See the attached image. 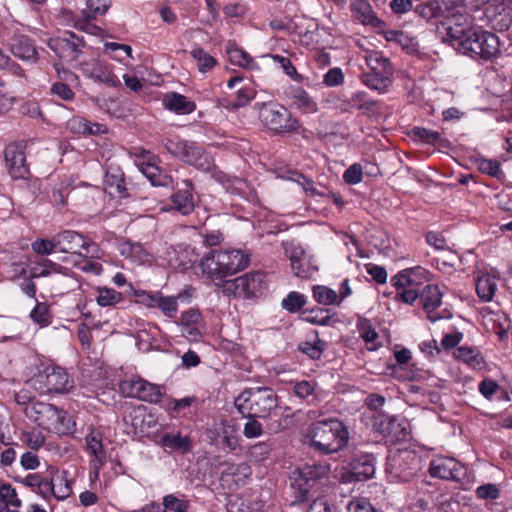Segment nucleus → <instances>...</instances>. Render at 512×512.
Wrapping results in <instances>:
<instances>
[{
  "label": "nucleus",
  "mask_w": 512,
  "mask_h": 512,
  "mask_svg": "<svg viewBox=\"0 0 512 512\" xmlns=\"http://www.w3.org/2000/svg\"><path fill=\"white\" fill-rule=\"evenodd\" d=\"M241 416H258L260 419L279 417L271 423L275 432L288 429L293 423L292 408L281 404L280 398L271 387L245 388L234 400Z\"/></svg>",
  "instance_id": "nucleus-1"
},
{
  "label": "nucleus",
  "mask_w": 512,
  "mask_h": 512,
  "mask_svg": "<svg viewBox=\"0 0 512 512\" xmlns=\"http://www.w3.org/2000/svg\"><path fill=\"white\" fill-rule=\"evenodd\" d=\"M460 2L461 0H429L418 5L417 11L421 17L428 20L444 18L445 21H441V24L445 26L447 36L451 40L457 41L464 53H469L474 58V54L480 55L473 47V44H475L480 48L478 34L477 32L473 33L475 36L473 41L467 35L469 24L466 17L459 11V8H461Z\"/></svg>",
  "instance_id": "nucleus-2"
},
{
  "label": "nucleus",
  "mask_w": 512,
  "mask_h": 512,
  "mask_svg": "<svg viewBox=\"0 0 512 512\" xmlns=\"http://www.w3.org/2000/svg\"><path fill=\"white\" fill-rule=\"evenodd\" d=\"M304 442L322 455L338 453L348 445L349 430L347 425L336 417L315 420L308 425Z\"/></svg>",
  "instance_id": "nucleus-3"
},
{
  "label": "nucleus",
  "mask_w": 512,
  "mask_h": 512,
  "mask_svg": "<svg viewBox=\"0 0 512 512\" xmlns=\"http://www.w3.org/2000/svg\"><path fill=\"white\" fill-rule=\"evenodd\" d=\"M255 108L258 110L261 124L272 134L281 136L301 134L303 138L307 137L306 132L308 130L302 126L300 121L284 105L275 101H269L256 103Z\"/></svg>",
  "instance_id": "nucleus-4"
},
{
  "label": "nucleus",
  "mask_w": 512,
  "mask_h": 512,
  "mask_svg": "<svg viewBox=\"0 0 512 512\" xmlns=\"http://www.w3.org/2000/svg\"><path fill=\"white\" fill-rule=\"evenodd\" d=\"M249 258L241 250L212 251L201 260V268L212 280H221L248 266Z\"/></svg>",
  "instance_id": "nucleus-5"
},
{
  "label": "nucleus",
  "mask_w": 512,
  "mask_h": 512,
  "mask_svg": "<svg viewBox=\"0 0 512 512\" xmlns=\"http://www.w3.org/2000/svg\"><path fill=\"white\" fill-rule=\"evenodd\" d=\"M163 145L169 154L198 170L208 172L214 167L211 154L195 141L171 136L163 140Z\"/></svg>",
  "instance_id": "nucleus-6"
},
{
  "label": "nucleus",
  "mask_w": 512,
  "mask_h": 512,
  "mask_svg": "<svg viewBox=\"0 0 512 512\" xmlns=\"http://www.w3.org/2000/svg\"><path fill=\"white\" fill-rule=\"evenodd\" d=\"M329 472L330 465L328 463H307L298 468L297 477L292 483V487L297 491V500L307 501L320 492Z\"/></svg>",
  "instance_id": "nucleus-7"
},
{
  "label": "nucleus",
  "mask_w": 512,
  "mask_h": 512,
  "mask_svg": "<svg viewBox=\"0 0 512 512\" xmlns=\"http://www.w3.org/2000/svg\"><path fill=\"white\" fill-rule=\"evenodd\" d=\"M366 64L369 71L362 73V83L380 94L387 92L394 73L390 60L382 52L371 51L366 55Z\"/></svg>",
  "instance_id": "nucleus-8"
},
{
  "label": "nucleus",
  "mask_w": 512,
  "mask_h": 512,
  "mask_svg": "<svg viewBox=\"0 0 512 512\" xmlns=\"http://www.w3.org/2000/svg\"><path fill=\"white\" fill-rule=\"evenodd\" d=\"M34 386L41 393L66 394L74 388V380L57 365H47L33 378Z\"/></svg>",
  "instance_id": "nucleus-9"
},
{
  "label": "nucleus",
  "mask_w": 512,
  "mask_h": 512,
  "mask_svg": "<svg viewBox=\"0 0 512 512\" xmlns=\"http://www.w3.org/2000/svg\"><path fill=\"white\" fill-rule=\"evenodd\" d=\"M419 463V458L413 452L398 451L388 457L386 472L392 481L408 482L416 476Z\"/></svg>",
  "instance_id": "nucleus-10"
},
{
  "label": "nucleus",
  "mask_w": 512,
  "mask_h": 512,
  "mask_svg": "<svg viewBox=\"0 0 512 512\" xmlns=\"http://www.w3.org/2000/svg\"><path fill=\"white\" fill-rule=\"evenodd\" d=\"M119 390L125 397L136 398L152 404L161 401L164 391L160 385L141 377H132L119 383Z\"/></svg>",
  "instance_id": "nucleus-11"
},
{
  "label": "nucleus",
  "mask_w": 512,
  "mask_h": 512,
  "mask_svg": "<svg viewBox=\"0 0 512 512\" xmlns=\"http://www.w3.org/2000/svg\"><path fill=\"white\" fill-rule=\"evenodd\" d=\"M85 45L84 38L72 31H66L62 36L51 38L48 41V47L66 62L76 61Z\"/></svg>",
  "instance_id": "nucleus-12"
},
{
  "label": "nucleus",
  "mask_w": 512,
  "mask_h": 512,
  "mask_svg": "<svg viewBox=\"0 0 512 512\" xmlns=\"http://www.w3.org/2000/svg\"><path fill=\"white\" fill-rule=\"evenodd\" d=\"M428 471L433 478L462 482L467 477L468 469L453 457L436 456L430 461Z\"/></svg>",
  "instance_id": "nucleus-13"
},
{
  "label": "nucleus",
  "mask_w": 512,
  "mask_h": 512,
  "mask_svg": "<svg viewBox=\"0 0 512 512\" xmlns=\"http://www.w3.org/2000/svg\"><path fill=\"white\" fill-rule=\"evenodd\" d=\"M233 287V294L242 298H253L260 296L268 289L265 275L262 272H249L235 278L229 285Z\"/></svg>",
  "instance_id": "nucleus-14"
},
{
  "label": "nucleus",
  "mask_w": 512,
  "mask_h": 512,
  "mask_svg": "<svg viewBox=\"0 0 512 512\" xmlns=\"http://www.w3.org/2000/svg\"><path fill=\"white\" fill-rule=\"evenodd\" d=\"M25 145L21 142H12L5 147L4 160L10 177L14 180L26 179L30 169L26 162Z\"/></svg>",
  "instance_id": "nucleus-15"
},
{
  "label": "nucleus",
  "mask_w": 512,
  "mask_h": 512,
  "mask_svg": "<svg viewBox=\"0 0 512 512\" xmlns=\"http://www.w3.org/2000/svg\"><path fill=\"white\" fill-rule=\"evenodd\" d=\"M104 189L112 198L123 200L130 198V188L122 168L107 160L104 175Z\"/></svg>",
  "instance_id": "nucleus-16"
},
{
  "label": "nucleus",
  "mask_w": 512,
  "mask_h": 512,
  "mask_svg": "<svg viewBox=\"0 0 512 512\" xmlns=\"http://www.w3.org/2000/svg\"><path fill=\"white\" fill-rule=\"evenodd\" d=\"M194 190V184L190 179L177 183L176 191L170 196V210L183 216L190 215L195 209Z\"/></svg>",
  "instance_id": "nucleus-17"
},
{
  "label": "nucleus",
  "mask_w": 512,
  "mask_h": 512,
  "mask_svg": "<svg viewBox=\"0 0 512 512\" xmlns=\"http://www.w3.org/2000/svg\"><path fill=\"white\" fill-rule=\"evenodd\" d=\"M228 89H236L235 98L227 107L238 110L247 106L257 94L254 84L247 78L241 75H234L227 81Z\"/></svg>",
  "instance_id": "nucleus-18"
},
{
  "label": "nucleus",
  "mask_w": 512,
  "mask_h": 512,
  "mask_svg": "<svg viewBox=\"0 0 512 512\" xmlns=\"http://www.w3.org/2000/svg\"><path fill=\"white\" fill-rule=\"evenodd\" d=\"M123 421L130 425L133 433L145 434L157 424L154 415L147 413V408L143 405L132 407L124 416Z\"/></svg>",
  "instance_id": "nucleus-19"
},
{
  "label": "nucleus",
  "mask_w": 512,
  "mask_h": 512,
  "mask_svg": "<svg viewBox=\"0 0 512 512\" xmlns=\"http://www.w3.org/2000/svg\"><path fill=\"white\" fill-rule=\"evenodd\" d=\"M10 52L18 59L35 64L39 60V53L33 39L26 35H17L11 38Z\"/></svg>",
  "instance_id": "nucleus-20"
},
{
  "label": "nucleus",
  "mask_w": 512,
  "mask_h": 512,
  "mask_svg": "<svg viewBox=\"0 0 512 512\" xmlns=\"http://www.w3.org/2000/svg\"><path fill=\"white\" fill-rule=\"evenodd\" d=\"M58 252L70 254H82V250L88 252V243L85 238L76 231L64 230L55 234Z\"/></svg>",
  "instance_id": "nucleus-21"
},
{
  "label": "nucleus",
  "mask_w": 512,
  "mask_h": 512,
  "mask_svg": "<svg viewBox=\"0 0 512 512\" xmlns=\"http://www.w3.org/2000/svg\"><path fill=\"white\" fill-rule=\"evenodd\" d=\"M482 319V325L494 332L501 342L507 341L510 321L504 313L493 312L488 307H482Z\"/></svg>",
  "instance_id": "nucleus-22"
},
{
  "label": "nucleus",
  "mask_w": 512,
  "mask_h": 512,
  "mask_svg": "<svg viewBox=\"0 0 512 512\" xmlns=\"http://www.w3.org/2000/svg\"><path fill=\"white\" fill-rule=\"evenodd\" d=\"M179 325L183 335L190 340H198L202 336L203 317L197 309L190 308L184 311Z\"/></svg>",
  "instance_id": "nucleus-23"
},
{
  "label": "nucleus",
  "mask_w": 512,
  "mask_h": 512,
  "mask_svg": "<svg viewBox=\"0 0 512 512\" xmlns=\"http://www.w3.org/2000/svg\"><path fill=\"white\" fill-rule=\"evenodd\" d=\"M350 473L355 480L361 481L373 477L375 473V457L371 453L355 455L349 463Z\"/></svg>",
  "instance_id": "nucleus-24"
},
{
  "label": "nucleus",
  "mask_w": 512,
  "mask_h": 512,
  "mask_svg": "<svg viewBox=\"0 0 512 512\" xmlns=\"http://www.w3.org/2000/svg\"><path fill=\"white\" fill-rule=\"evenodd\" d=\"M351 10L354 17L365 26H370L375 29L385 27V22L382 21L373 10L372 6L367 0H356L351 5Z\"/></svg>",
  "instance_id": "nucleus-25"
},
{
  "label": "nucleus",
  "mask_w": 512,
  "mask_h": 512,
  "mask_svg": "<svg viewBox=\"0 0 512 512\" xmlns=\"http://www.w3.org/2000/svg\"><path fill=\"white\" fill-rule=\"evenodd\" d=\"M420 301L431 322L439 319L434 311L442 304V293L437 285L427 284L420 292Z\"/></svg>",
  "instance_id": "nucleus-26"
},
{
  "label": "nucleus",
  "mask_w": 512,
  "mask_h": 512,
  "mask_svg": "<svg viewBox=\"0 0 512 512\" xmlns=\"http://www.w3.org/2000/svg\"><path fill=\"white\" fill-rule=\"evenodd\" d=\"M379 432L391 442L403 441L409 436L407 423L401 422L397 418L381 420L379 423Z\"/></svg>",
  "instance_id": "nucleus-27"
},
{
  "label": "nucleus",
  "mask_w": 512,
  "mask_h": 512,
  "mask_svg": "<svg viewBox=\"0 0 512 512\" xmlns=\"http://www.w3.org/2000/svg\"><path fill=\"white\" fill-rule=\"evenodd\" d=\"M139 170L155 187H169L173 185V178L162 168L150 161L137 163Z\"/></svg>",
  "instance_id": "nucleus-28"
},
{
  "label": "nucleus",
  "mask_w": 512,
  "mask_h": 512,
  "mask_svg": "<svg viewBox=\"0 0 512 512\" xmlns=\"http://www.w3.org/2000/svg\"><path fill=\"white\" fill-rule=\"evenodd\" d=\"M67 128L71 133L89 136L106 133L105 125L91 122L82 116H73L67 122Z\"/></svg>",
  "instance_id": "nucleus-29"
},
{
  "label": "nucleus",
  "mask_w": 512,
  "mask_h": 512,
  "mask_svg": "<svg viewBox=\"0 0 512 512\" xmlns=\"http://www.w3.org/2000/svg\"><path fill=\"white\" fill-rule=\"evenodd\" d=\"M288 97L292 104L303 113H315L318 110L316 101L302 87L291 86Z\"/></svg>",
  "instance_id": "nucleus-30"
},
{
  "label": "nucleus",
  "mask_w": 512,
  "mask_h": 512,
  "mask_svg": "<svg viewBox=\"0 0 512 512\" xmlns=\"http://www.w3.org/2000/svg\"><path fill=\"white\" fill-rule=\"evenodd\" d=\"M164 105L166 109L179 115L191 114L196 109L195 102L176 92L165 96Z\"/></svg>",
  "instance_id": "nucleus-31"
},
{
  "label": "nucleus",
  "mask_w": 512,
  "mask_h": 512,
  "mask_svg": "<svg viewBox=\"0 0 512 512\" xmlns=\"http://www.w3.org/2000/svg\"><path fill=\"white\" fill-rule=\"evenodd\" d=\"M41 412L48 417V429H53L60 433H66L69 430V426L66 424V421H69V419L63 409L52 404H45Z\"/></svg>",
  "instance_id": "nucleus-32"
},
{
  "label": "nucleus",
  "mask_w": 512,
  "mask_h": 512,
  "mask_svg": "<svg viewBox=\"0 0 512 512\" xmlns=\"http://www.w3.org/2000/svg\"><path fill=\"white\" fill-rule=\"evenodd\" d=\"M336 312L330 308L313 307L305 309L301 313V319L307 323L318 326H330Z\"/></svg>",
  "instance_id": "nucleus-33"
},
{
  "label": "nucleus",
  "mask_w": 512,
  "mask_h": 512,
  "mask_svg": "<svg viewBox=\"0 0 512 512\" xmlns=\"http://www.w3.org/2000/svg\"><path fill=\"white\" fill-rule=\"evenodd\" d=\"M85 449L88 454L94 456L95 461L102 466L105 463L106 451L102 443V433L91 429L85 436Z\"/></svg>",
  "instance_id": "nucleus-34"
},
{
  "label": "nucleus",
  "mask_w": 512,
  "mask_h": 512,
  "mask_svg": "<svg viewBox=\"0 0 512 512\" xmlns=\"http://www.w3.org/2000/svg\"><path fill=\"white\" fill-rule=\"evenodd\" d=\"M351 104L368 117H374L380 114L379 102L370 98L364 91L353 93L351 96Z\"/></svg>",
  "instance_id": "nucleus-35"
},
{
  "label": "nucleus",
  "mask_w": 512,
  "mask_h": 512,
  "mask_svg": "<svg viewBox=\"0 0 512 512\" xmlns=\"http://www.w3.org/2000/svg\"><path fill=\"white\" fill-rule=\"evenodd\" d=\"M60 21L66 25H72L74 28L89 34H97L100 28L93 22L88 21L85 15L79 18L74 12L63 9L60 12Z\"/></svg>",
  "instance_id": "nucleus-36"
},
{
  "label": "nucleus",
  "mask_w": 512,
  "mask_h": 512,
  "mask_svg": "<svg viewBox=\"0 0 512 512\" xmlns=\"http://www.w3.org/2000/svg\"><path fill=\"white\" fill-rule=\"evenodd\" d=\"M160 443L162 447L173 451L186 454L192 450L193 444L189 436H181L180 432L165 433L162 435Z\"/></svg>",
  "instance_id": "nucleus-37"
},
{
  "label": "nucleus",
  "mask_w": 512,
  "mask_h": 512,
  "mask_svg": "<svg viewBox=\"0 0 512 512\" xmlns=\"http://www.w3.org/2000/svg\"><path fill=\"white\" fill-rule=\"evenodd\" d=\"M183 296L184 293H179L177 296H164L161 291H156L154 308L159 309L165 317L175 319L178 313V299Z\"/></svg>",
  "instance_id": "nucleus-38"
},
{
  "label": "nucleus",
  "mask_w": 512,
  "mask_h": 512,
  "mask_svg": "<svg viewBox=\"0 0 512 512\" xmlns=\"http://www.w3.org/2000/svg\"><path fill=\"white\" fill-rule=\"evenodd\" d=\"M290 385L291 393L298 399L305 401L308 404H312L315 401V391L317 387V383L315 381H291Z\"/></svg>",
  "instance_id": "nucleus-39"
},
{
  "label": "nucleus",
  "mask_w": 512,
  "mask_h": 512,
  "mask_svg": "<svg viewBox=\"0 0 512 512\" xmlns=\"http://www.w3.org/2000/svg\"><path fill=\"white\" fill-rule=\"evenodd\" d=\"M84 71L88 72V76L97 82L110 87L121 86L120 79L107 66L97 63L91 69H85Z\"/></svg>",
  "instance_id": "nucleus-40"
},
{
  "label": "nucleus",
  "mask_w": 512,
  "mask_h": 512,
  "mask_svg": "<svg viewBox=\"0 0 512 512\" xmlns=\"http://www.w3.org/2000/svg\"><path fill=\"white\" fill-rule=\"evenodd\" d=\"M226 53L231 64L242 68L251 69L255 62L248 52L235 43L229 42L226 46Z\"/></svg>",
  "instance_id": "nucleus-41"
},
{
  "label": "nucleus",
  "mask_w": 512,
  "mask_h": 512,
  "mask_svg": "<svg viewBox=\"0 0 512 512\" xmlns=\"http://www.w3.org/2000/svg\"><path fill=\"white\" fill-rule=\"evenodd\" d=\"M189 54L196 61L197 68L201 73L211 71L218 64L217 59L200 45L195 44Z\"/></svg>",
  "instance_id": "nucleus-42"
},
{
  "label": "nucleus",
  "mask_w": 512,
  "mask_h": 512,
  "mask_svg": "<svg viewBox=\"0 0 512 512\" xmlns=\"http://www.w3.org/2000/svg\"><path fill=\"white\" fill-rule=\"evenodd\" d=\"M67 268L61 266L58 263L53 262L50 259H42L39 262H35L30 269V278H41L48 277L53 274H62Z\"/></svg>",
  "instance_id": "nucleus-43"
},
{
  "label": "nucleus",
  "mask_w": 512,
  "mask_h": 512,
  "mask_svg": "<svg viewBox=\"0 0 512 512\" xmlns=\"http://www.w3.org/2000/svg\"><path fill=\"white\" fill-rule=\"evenodd\" d=\"M411 136L414 140L433 146H447V140L444 139L440 132L432 131L424 127H413L411 130Z\"/></svg>",
  "instance_id": "nucleus-44"
},
{
  "label": "nucleus",
  "mask_w": 512,
  "mask_h": 512,
  "mask_svg": "<svg viewBox=\"0 0 512 512\" xmlns=\"http://www.w3.org/2000/svg\"><path fill=\"white\" fill-rule=\"evenodd\" d=\"M54 482L56 483V495H54V498L57 499L58 501H63L67 499L72 493L73 485V481L69 479V472L67 470L59 472V470L55 468Z\"/></svg>",
  "instance_id": "nucleus-45"
},
{
  "label": "nucleus",
  "mask_w": 512,
  "mask_h": 512,
  "mask_svg": "<svg viewBox=\"0 0 512 512\" xmlns=\"http://www.w3.org/2000/svg\"><path fill=\"white\" fill-rule=\"evenodd\" d=\"M33 323L44 328L52 323L53 315L47 302L36 301V305L29 314Z\"/></svg>",
  "instance_id": "nucleus-46"
},
{
  "label": "nucleus",
  "mask_w": 512,
  "mask_h": 512,
  "mask_svg": "<svg viewBox=\"0 0 512 512\" xmlns=\"http://www.w3.org/2000/svg\"><path fill=\"white\" fill-rule=\"evenodd\" d=\"M482 396L488 400L509 401L507 391L492 379H482Z\"/></svg>",
  "instance_id": "nucleus-47"
},
{
  "label": "nucleus",
  "mask_w": 512,
  "mask_h": 512,
  "mask_svg": "<svg viewBox=\"0 0 512 512\" xmlns=\"http://www.w3.org/2000/svg\"><path fill=\"white\" fill-rule=\"evenodd\" d=\"M307 302L308 298L306 295L298 291H291L282 299L281 307L289 313L300 312L301 314Z\"/></svg>",
  "instance_id": "nucleus-48"
},
{
  "label": "nucleus",
  "mask_w": 512,
  "mask_h": 512,
  "mask_svg": "<svg viewBox=\"0 0 512 512\" xmlns=\"http://www.w3.org/2000/svg\"><path fill=\"white\" fill-rule=\"evenodd\" d=\"M314 300L324 306L337 305L339 306L338 293L324 285H314L312 287Z\"/></svg>",
  "instance_id": "nucleus-49"
},
{
  "label": "nucleus",
  "mask_w": 512,
  "mask_h": 512,
  "mask_svg": "<svg viewBox=\"0 0 512 512\" xmlns=\"http://www.w3.org/2000/svg\"><path fill=\"white\" fill-rule=\"evenodd\" d=\"M500 53V41L496 34L482 30V59L496 57Z\"/></svg>",
  "instance_id": "nucleus-50"
},
{
  "label": "nucleus",
  "mask_w": 512,
  "mask_h": 512,
  "mask_svg": "<svg viewBox=\"0 0 512 512\" xmlns=\"http://www.w3.org/2000/svg\"><path fill=\"white\" fill-rule=\"evenodd\" d=\"M326 348V342L315 336L314 341H302L298 344V350L312 360H319Z\"/></svg>",
  "instance_id": "nucleus-51"
},
{
  "label": "nucleus",
  "mask_w": 512,
  "mask_h": 512,
  "mask_svg": "<svg viewBox=\"0 0 512 512\" xmlns=\"http://www.w3.org/2000/svg\"><path fill=\"white\" fill-rule=\"evenodd\" d=\"M165 512H188L190 501L184 494H167L163 497Z\"/></svg>",
  "instance_id": "nucleus-52"
},
{
  "label": "nucleus",
  "mask_w": 512,
  "mask_h": 512,
  "mask_svg": "<svg viewBox=\"0 0 512 512\" xmlns=\"http://www.w3.org/2000/svg\"><path fill=\"white\" fill-rule=\"evenodd\" d=\"M87 8L82 10V15L88 18V21L93 22L97 16L104 15L111 6V0H87Z\"/></svg>",
  "instance_id": "nucleus-53"
},
{
  "label": "nucleus",
  "mask_w": 512,
  "mask_h": 512,
  "mask_svg": "<svg viewBox=\"0 0 512 512\" xmlns=\"http://www.w3.org/2000/svg\"><path fill=\"white\" fill-rule=\"evenodd\" d=\"M96 301L101 307L115 306L123 300V295L112 288L99 287Z\"/></svg>",
  "instance_id": "nucleus-54"
},
{
  "label": "nucleus",
  "mask_w": 512,
  "mask_h": 512,
  "mask_svg": "<svg viewBox=\"0 0 512 512\" xmlns=\"http://www.w3.org/2000/svg\"><path fill=\"white\" fill-rule=\"evenodd\" d=\"M50 477H44L34 492L38 493L44 500L50 501L54 498L55 486V468L50 467Z\"/></svg>",
  "instance_id": "nucleus-55"
},
{
  "label": "nucleus",
  "mask_w": 512,
  "mask_h": 512,
  "mask_svg": "<svg viewBox=\"0 0 512 512\" xmlns=\"http://www.w3.org/2000/svg\"><path fill=\"white\" fill-rule=\"evenodd\" d=\"M221 446L224 450L234 452L239 447V437L233 426L225 425L220 432Z\"/></svg>",
  "instance_id": "nucleus-56"
},
{
  "label": "nucleus",
  "mask_w": 512,
  "mask_h": 512,
  "mask_svg": "<svg viewBox=\"0 0 512 512\" xmlns=\"http://www.w3.org/2000/svg\"><path fill=\"white\" fill-rule=\"evenodd\" d=\"M271 57L274 63L278 64L283 69L284 73L293 81L297 83L303 82V76L297 72L295 66L292 64L289 58L278 54H274Z\"/></svg>",
  "instance_id": "nucleus-57"
},
{
  "label": "nucleus",
  "mask_w": 512,
  "mask_h": 512,
  "mask_svg": "<svg viewBox=\"0 0 512 512\" xmlns=\"http://www.w3.org/2000/svg\"><path fill=\"white\" fill-rule=\"evenodd\" d=\"M242 417L247 418V421L243 427V435L247 439L258 438L264 434V429H263L262 424L258 421V419H260L258 416H242Z\"/></svg>",
  "instance_id": "nucleus-58"
},
{
  "label": "nucleus",
  "mask_w": 512,
  "mask_h": 512,
  "mask_svg": "<svg viewBox=\"0 0 512 512\" xmlns=\"http://www.w3.org/2000/svg\"><path fill=\"white\" fill-rule=\"evenodd\" d=\"M32 250L42 256H47L53 252H58V246H56L55 235L51 239L38 238L31 244Z\"/></svg>",
  "instance_id": "nucleus-59"
},
{
  "label": "nucleus",
  "mask_w": 512,
  "mask_h": 512,
  "mask_svg": "<svg viewBox=\"0 0 512 512\" xmlns=\"http://www.w3.org/2000/svg\"><path fill=\"white\" fill-rule=\"evenodd\" d=\"M407 270L409 278L411 279V287H417L420 289V286L431 279V272L422 266L410 267L407 268Z\"/></svg>",
  "instance_id": "nucleus-60"
},
{
  "label": "nucleus",
  "mask_w": 512,
  "mask_h": 512,
  "mask_svg": "<svg viewBox=\"0 0 512 512\" xmlns=\"http://www.w3.org/2000/svg\"><path fill=\"white\" fill-rule=\"evenodd\" d=\"M121 253L134 261L145 262L148 260V252L140 245L135 243L124 244Z\"/></svg>",
  "instance_id": "nucleus-61"
},
{
  "label": "nucleus",
  "mask_w": 512,
  "mask_h": 512,
  "mask_svg": "<svg viewBox=\"0 0 512 512\" xmlns=\"http://www.w3.org/2000/svg\"><path fill=\"white\" fill-rule=\"evenodd\" d=\"M72 87L73 86L65 82H54L50 87V93L63 101H73L75 98V92Z\"/></svg>",
  "instance_id": "nucleus-62"
},
{
  "label": "nucleus",
  "mask_w": 512,
  "mask_h": 512,
  "mask_svg": "<svg viewBox=\"0 0 512 512\" xmlns=\"http://www.w3.org/2000/svg\"><path fill=\"white\" fill-rule=\"evenodd\" d=\"M0 499L7 503V506L20 507L21 500L18 499L15 488L9 483L0 485Z\"/></svg>",
  "instance_id": "nucleus-63"
},
{
  "label": "nucleus",
  "mask_w": 512,
  "mask_h": 512,
  "mask_svg": "<svg viewBox=\"0 0 512 512\" xmlns=\"http://www.w3.org/2000/svg\"><path fill=\"white\" fill-rule=\"evenodd\" d=\"M344 73L340 67L330 68L323 76L326 87H338L344 83Z\"/></svg>",
  "instance_id": "nucleus-64"
}]
</instances>
